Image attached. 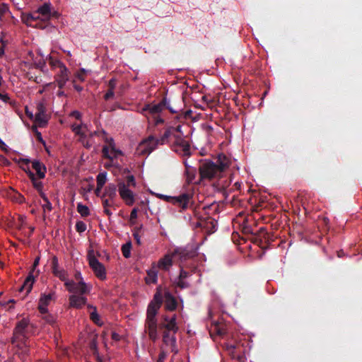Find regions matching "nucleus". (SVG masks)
Masks as SVG:
<instances>
[{
    "label": "nucleus",
    "instance_id": "1",
    "mask_svg": "<svg viewBox=\"0 0 362 362\" xmlns=\"http://www.w3.org/2000/svg\"><path fill=\"white\" fill-rule=\"evenodd\" d=\"M163 301L166 310L170 311L176 310L177 302L175 298L168 289L163 291L162 286H159L156 288L153 298L148 305L145 322L146 332H148L149 338L153 341L158 338L156 315Z\"/></svg>",
    "mask_w": 362,
    "mask_h": 362
},
{
    "label": "nucleus",
    "instance_id": "2",
    "mask_svg": "<svg viewBox=\"0 0 362 362\" xmlns=\"http://www.w3.org/2000/svg\"><path fill=\"white\" fill-rule=\"evenodd\" d=\"M229 158L224 154L218 155L216 163L205 160L199 167L200 179L211 180L220 177L221 173L229 167Z\"/></svg>",
    "mask_w": 362,
    "mask_h": 362
},
{
    "label": "nucleus",
    "instance_id": "3",
    "mask_svg": "<svg viewBox=\"0 0 362 362\" xmlns=\"http://www.w3.org/2000/svg\"><path fill=\"white\" fill-rule=\"evenodd\" d=\"M156 197L163 201L179 206L181 209L180 211H184L189 207V204L192 202L193 197L192 194L190 193H182L177 197L157 194Z\"/></svg>",
    "mask_w": 362,
    "mask_h": 362
},
{
    "label": "nucleus",
    "instance_id": "4",
    "mask_svg": "<svg viewBox=\"0 0 362 362\" xmlns=\"http://www.w3.org/2000/svg\"><path fill=\"white\" fill-rule=\"evenodd\" d=\"M33 325L30 323L28 318H23L17 322L13 330V336L12 338L21 339H24V337H28V334L33 331Z\"/></svg>",
    "mask_w": 362,
    "mask_h": 362
},
{
    "label": "nucleus",
    "instance_id": "5",
    "mask_svg": "<svg viewBox=\"0 0 362 362\" xmlns=\"http://www.w3.org/2000/svg\"><path fill=\"white\" fill-rule=\"evenodd\" d=\"M64 286L70 293H78L80 295L89 293L92 288L90 285H88L84 281L75 282L73 280H69L64 283Z\"/></svg>",
    "mask_w": 362,
    "mask_h": 362
},
{
    "label": "nucleus",
    "instance_id": "6",
    "mask_svg": "<svg viewBox=\"0 0 362 362\" xmlns=\"http://www.w3.org/2000/svg\"><path fill=\"white\" fill-rule=\"evenodd\" d=\"M40 257L37 256L33 264L32 268L29 272V274L28 276L26 277L25 280L24 281V283L23 285L19 288L18 291L20 293L23 291H25V296L28 295L33 288V285L35 282V275L34 272L37 267L39 265Z\"/></svg>",
    "mask_w": 362,
    "mask_h": 362
},
{
    "label": "nucleus",
    "instance_id": "7",
    "mask_svg": "<svg viewBox=\"0 0 362 362\" xmlns=\"http://www.w3.org/2000/svg\"><path fill=\"white\" fill-rule=\"evenodd\" d=\"M251 241L259 246L262 249H266L269 247L270 238L269 233L266 231L265 228H260L256 233L252 235Z\"/></svg>",
    "mask_w": 362,
    "mask_h": 362
},
{
    "label": "nucleus",
    "instance_id": "8",
    "mask_svg": "<svg viewBox=\"0 0 362 362\" xmlns=\"http://www.w3.org/2000/svg\"><path fill=\"white\" fill-rule=\"evenodd\" d=\"M118 192L121 199L127 206H132L135 202V195L129 187L125 185V182L119 180L117 182Z\"/></svg>",
    "mask_w": 362,
    "mask_h": 362
},
{
    "label": "nucleus",
    "instance_id": "9",
    "mask_svg": "<svg viewBox=\"0 0 362 362\" xmlns=\"http://www.w3.org/2000/svg\"><path fill=\"white\" fill-rule=\"evenodd\" d=\"M88 263L95 275L98 279L100 280L106 279V269L104 265L95 257L89 255Z\"/></svg>",
    "mask_w": 362,
    "mask_h": 362
},
{
    "label": "nucleus",
    "instance_id": "10",
    "mask_svg": "<svg viewBox=\"0 0 362 362\" xmlns=\"http://www.w3.org/2000/svg\"><path fill=\"white\" fill-rule=\"evenodd\" d=\"M173 149L182 156H189L191 155L189 143L180 136H176Z\"/></svg>",
    "mask_w": 362,
    "mask_h": 362
},
{
    "label": "nucleus",
    "instance_id": "11",
    "mask_svg": "<svg viewBox=\"0 0 362 362\" xmlns=\"http://www.w3.org/2000/svg\"><path fill=\"white\" fill-rule=\"evenodd\" d=\"M158 145L160 144L158 139L151 135L140 143L139 147L143 154H150Z\"/></svg>",
    "mask_w": 362,
    "mask_h": 362
},
{
    "label": "nucleus",
    "instance_id": "12",
    "mask_svg": "<svg viewBox=\"0 0 362 362\" xmlns=\"http://www.w3.org/2000/svg\"><path fill=\"white\" fill-rule=\"evenodd\" d=\"M70 71L65 64H60V69L54 76V81L59 89H62L69 80Z\"/></svg>",
    "mask_w": 362,
    "mask_h": 362
},
{
    "label": "nucleus",
    "instance_id": "13",
    "mask_svg": "<svg viewBox=\"0 0 362 362\" xmlns=\"http://www.w3.org/2000/svg\"><path fill=\"white\" fill-rule=\"evenodd\" d=\"M48 122V118L46 115V107L42 103H39L37 105V112L35 115V122L37 124L39 127H45Z\"/></svg>",
    "mask_w": 362,
    "mask_h": 362
},
{
    "label": "nucleus",
    "instance_id": "14",
    "mask_svg": "<svg viewBox=\"0 0 362 362\" xmlns=\"http://www.w3.org/2000/svg\"><path fill=\"white\" fill-rule=\"evenodd\" d=\"M102 134H103V139H104L105 142L107 144L106 145L103 146V149H102L103 156V158L112 161L113 157L110 153V148H112V147H114L115 146V141L112 137H108L106 132H105L104 130H102Z\"/></svg>",
    "mask_w": 362,
    "mask_h": 362
},
{
    "label": "nucleus",
    "instance_id": "15",
    "mask_svg": "<svg viewBox=\"0 0 362 362\" xmlns=\"http://www.w3.org/2000/svg\"><path fill=\"white\" fill-rule=\"evenodd\" d=\"M163 322L160 324V329H165V331H172L175 334L178 331V327L176 323V315H173L171 317L165 315L163 317Z\"/></svg>",
    "mask_w": 362,
    "mask_h": 362
},
{
    "label": "nucleus",
    "instance_id": "16",
    "mask_svg": "<svg viewBox=\"0 0 362 362\" xmlns=\"http://www.w3.org/2000/svg\"><path fill=\"white\" fill-rule=\"evenodd\" d=\"M52 272L53 274L58 277L61 281L66 282L68 281V274L64 269H59L58 259L56 256H54L51 262Z\"/></svg>",
    "mask_w": 362,
    "mask_h": 362
},
{
    "label": "nucleus",
    "instance_id": "17",
    "mask_svg": "<svg viewBox=\"0 0 362 362\" xmlns=\"http://www.w3.org/2000/svg\"><path fill=\"white\" fill-rule=\"evenodd\" d=\"M198 218L197 226L204 228L210 233H214L216 230L217 221L214 218H212L209 216Z\"/></svg>",
    "mask_w": 362,
    "mask_h": 362
},
{
    "label": "nucleus",
    "instance_id": "18",
    "mask_svg": "<svg viewBox=\"0 0 362 362\" xmlns=\"http://www.w3.org/2000/svg\"><path fill=\"white\" fill-rule=\"evenodd\" d=\"M167 105V98H164L160 103L156 105L152 104H146L142 108V113L145 114V112H148L151 115H156L160 112L163 108L164 105Z\"/></svg>",
    "mask_w": 362,
    "mask_h": 362
},
{
    "label": "nucleus",
    "instance_id": "19",
    "mask_svg": "<svg viewBox=\"0 0 362 362\" xmlns=\"http://www.w3.org/2000/svg\"><path fill=\"white\" fill-rule=\"evenodd\" d=\"M174 255L176 257H178L181 262L186 261L189 259L193 258L197 255L196 250L193 249H187V248H177L173 252Z\"/></svg>",
    "mask_w": 362,
    "mask_h": 362
},
{
    "label": "nucleus",
    "instance_id": "20",
    "mask_svg": "<svg viewBox=\"0 0 362 362\" xmlns=\"http://www.w3.org/2000/svg\"><path fill=\"white\" fill-rule=\"evenodd\" d=\"M175 258V257L173 252L172 254H167L163 258L160 259L158 262V264L156 265L158 269L164 271H168L169 269L172 267L173 261Z\"/></svg>",
    "mask_w": 362,
    "mask_h": 362
},
{
    "label": "nucleus",
    "instance_id": "21",
    "mask_svg": "<svg viewBox=\"0 0 362 362\" xmlns=\"http://www.w3.org/2000/svg\"><path fill=\"white\" fill-rule=\"evenodd\" d=\"M41 21H48L52 18V4L49 2L44 3L37 9Z\"/></svg>",
    "mask_w": 362,
    "mask_h": 362
},
{
    "label": "nucleus",
    "instance_id": "22",
    "mask_svg": "<svg viewBox=\"0 0 362 362\" xmlns=\"http://www.w3.org/2000/svg\"><path fill=\"white\" fill-rule=\"evenodd\" d=\"M53 294L54 293L41 294L38 303V310L41 314H46V313H47V306L52 300Z\"/></svg>",
    "mask_w": 362,
    "mask_h": 362
},
{
    "label": "nucleus",
    "instance_id": "23",
    "mask_svg": "<svg viewBox=\"0 0 362 362\" xmlns=\"http://www.w3.org/2000/svg\"><path fill=\"white\" fill-rule=\"evenodd\" d=\"M69 301L71 307L80 309L86 304L87 298L81 295H71L69 298Z\"/></svg>",
    "mask_w": 362,
    "mask_h": 362
},
{
    "label": "nucleus",
    "instance_id": "24",
    "mask_svg": "<svg viewBox=\"0 0 362 362\" xmlns=\"http://www.w3.org/2000/svg\"><path fill=\"white\" fill-rule=\"evenodd\" d=\"M158 269L156 263H153L151 268L147 271V276L145 278L146 284H156L158 281Z\"/></svg>",
    "mask_w": 362,
    "mask_h": 362
},
{
    "label": "nucleus",
    "instance_id": "25",
    "mask_svg": "<svg viewBox=\"0 0 362 362\" xmlns=\"http://www.w3.org/2000/svg\"><path fill=\"white\" fill-rule=\"evenodd\" d=\"M117 187L114 183H109L104 189L103 194L100 196L101 198L107 197L111 202H114L117 197Z\"/></svg>",
    "mask_w": 362,
    "mask_h": 362
},
{
    "label": "nucleus",
    "instance_id": "26",
    "mask_svg": "<svg viewBox=\"0 0 362 362\" xmlns=\"http://www.w3.org/2000/svg\"><path fill=\"white\" fill-rule=\"evenodd\" d=\"M32 167L36 171L37 176L39 179L45 178L47 168L42 162L35 160L32 162Z\"/></svg>",
    "mask_w": 362,
    "mask_h": 362
},
{
    "label": "nucleus",
    "instance_id": "27",
    "mask_svg": "<svg viewBox=\"0 0 362 362\" xmlns=\"http://www.w3.org/2000/svg\"><path fill=\"white\" fill-rule=\"evenodd\" d=\"M23 170L26 173L30 180H31L34 188L38 192H41L43 188V185L42 182L38 181L35 175V174L30 170L29 168H23Z\"/></svg>",
    "mask_w": 362,
    "mask_h": 362
},
{
    "label": "nucleus",
    "instance_id": "28",
    "mask_svg": "<svg viewBox=\"0 0 362 362\" xmlns=\"http://www.w3.org/2000/svg\"><path fill=\"white\" fill-rule=\"evenodd\" d=\"M39 20L41 21V17L39 16L37 10L33 13L25 14L23 17L24 23L30 26H36V25H33V23Z\"/></svg>",
    "mask_w": 362,
    "mask_h": 362
},
{
    "label": "nucleus",
    "instance_id": "29",
    "mask_svg": "<svg viewBox=\"0 0 362 362\" xmlns=\"http://www.w3.org/2000/svg\"><path fill=\"white\" fill-rule=\"evenodd\" d=\"M184 164L185 166V175L187 177V181L188 183L192 182L196 177L197 170L194 168L188 165L187 161H185Z\"/></svg>",
    "mask_w": 362,
    "mask_h": 362
},
{
    "label": "nucleus",
    "instance_id": "30",
    "mask_svg": "<svg viewBox=\"0 0 362 362\" xmlns=\"http://www.w3.org/2000/svg\"><path fill=\"white\" fill-rule=\"evenodd\" d=\"M174 132V127H168L163 135L160 137V139H158L159 143L160 145H163L165 144H167L168 142L169 137L173 134Z\"/></svg>",
    "mask_w": 362,
    "mask_h": 362
},
{
    "label": "nucleus",
    "instance_id": "31",
    "mask_svg": "<svg viewBox=\"0 0 362 362\" xmlns=\"http://www.w3.org/2000/svg\"><path fill=\"white\" fill-rule=\"evenodd\" d=\"M11 343L13 345H14L15 346H16L18 348V351L25 348V346H26L28 344H29L28 341V337H24V339H16L15 338H12Z\"/></svg>",
    "mask_w": 362,
    "mask_h": 362
},
{
    "label": "nucleus",
    "instance_id": "32",
    "mask_svg": "<svg viewBox=\"0 0 362 362\" xmlns=\"http://www.w3.org/2000/svg\"><path fill=\"white\" fill-rule=\"evenodd\" d=\"M90 319L95 323L98 326H102L103 325V322L101 321L100 320V315H98V312H97V308H94V310H93L90 313Z\"/></svg>",
    "mask_w": 362,
    "mask_h": 362
},
{
    "label": "nucleus",
    "instance_id": "33",
    "mask_svg": "<svg viewBox=\"0 0 362 362\" xmlns=\"http://www.w3.org/2000/svg\"><path fill=\"white\" fill-rule=\"evenodd\" d=\"M96 181L99 187H103L107 181V173H100L96 177Z\"/></svg>",
    "mask_w": 362,
    "mask_h": 362
},
{
    "label": "nucleus",
    "instance_id": "34",
    "mask_svg": "<svg viewBox=\"0 0 362 362\" xmlns=\"http://www.w3.org/2000/svg\"><path fill=\"white\" fill-rule=\"evenodd\" d=\"M77 211L82 217H87L90 214V211L88 206L78 203L77 205Z\"/></svg>",
    "mask_w": 362,
    "mask_h": 362
},
{
    "label": "nucleus",
    "instance_id": "35",
    "mask_svg": "<svg viewBox=\"0 0 362 362\" xmlns=\"http://www.w3.org/2000/svg\"><path fill=\"white\" fill-rule=\"evenodd\" d=\"M132 243L129 241L122 246V252L125 258L131 256Z\"/></svg>",
    "mask_w": 362,
    "mask_h": 362
},
{
    "label": "nucleus",
    "instance_id": "36",
    "mask_svg": "<svg viewBox=\"0 0 362 362\" xmlns=\"http://www.w3.org/2000/svg\"><path fill=\"white\" fill-rule=\"evenodd\" d=\"M142 230V226L135 227L133 230V236L134 238V240H136V243L138 245H141V231Z\"/></svg>",
    "mask_w": 362,
    "mask_h": 362
},
{
    "label": "nucleus",
    "instance_id": "37",
    "mask_svg": "<svg viewBox=\"0 0 362 362\" xmlns=\"http://www.w3.org/2000/svg\"><path fill=\"white\" fill-rule=\"evenodd\" d=\"M173 337H175V334L170 335V332L164 331L163 334V341L165 344L167 346H169L170 344V339Z\"/></svg>",
    "mask_w": 362,
    "mask_h": 362
},
{
    "label": "nucleus",
    "instance_id": "38",
    "mask_svg": "<svg viewBox=\"0 0 362 362\" xmlns=\"http://www.w3.org/2000/svg\"><path fill=\"white\" fill-rule=\"evenodd\" d=\"M125 185L128 187H136V182L135 180V177L133 175L127 176Z\"/></svg>",
    "mask_w": 362,
    "mask_h": 362
},
{
    "label": "nucleus",
    "instance_id": "39",
    "mask_svg": "<svg viewBox=\"0 0 362 362\" xmlns=\"http://www.w3.org/2000/svg\"><path fill=\"white\" fill-rule=\"evenodd\" d=\"M242 230L244 234H250L251 235H254L256 233L255 231H254L252 226L247 225L245 223H243Z\"/></svg>",
    "mask_w": 362,
    "mask_h": 362
},
{
    "label": "nucleus",
    "instance_id": "40",
    "mask_svg": "<svg viewBox=\"0 0 362 362\" xmlns=\"http://www.w3.org/2000/svg\"><path fill=\"white\" fill-rule=\"evenodd\" d=\"M76 230L78 233H83L86 230V225L84 222L78 221L76 223Z\"/></svg>",
    "mask_w": 362,
    "mask_h": 362
},
{
    "label": "nucleus",
    "instance_id": "41",
    "mask_svg": "<svg viewBox=\"0 0 362 362\" xmlns=\"http://www.w3.org/2000/svg\"><path fill=\"white\" fill-rule=\"evenodd\" d=\"M49 64L52 68H59L60 69V64H64L61 61L49 57Z\"/></svg>",
    "mask_w": 362,
    "mask_h": 362
},
{
    "label": "nucleus",
    "instance_id": "42",
    "mask_svg": "<svg viewBox=\"0 0 362 362\" xmlns=\"http://www.w3.org/2000/svg\"><path fill=\"white\" fill-rule=\"evenodd\" d=\"M43 315H44L43 319L47 323H48L49 325H54L55 323V319H54V316L48 314L47 313H46V314H43Z\"/></svg>",
    "mask_w": 362,
    "mask_h": 362
},
{
    "label": "nucleus",
    "instance_id": "43",
    "mask_svg": "<svg viewBox=\"0 0 362 362\" xmlns=\"http://www.w3.org/2000/svg\"><path fill=\"white\" fill-rule=\"evenodd\" d=\"M110 153L113 157V159L116 158L119 156H122L123 154L122 151L119 149H117L115 146L114 147H112V148H110Z\"/></svg>",
    "mask_w": 362,
    "mask_h": 362
},
{
    "label": "nucleus",
    "instance_id": "44",
    "mask_svg": "<svg viewBox=\"0 0 362 362\" xmlns=\"http://www.w3.org/2000/svg\"><path fill=\"white\" fill-rule=\"evenodd\" d=\"M9 11V8L8 4L5 3H2L0 4V18L1 16L5 15L6 13Z\"/></svg>",
    "mask_w": 362,
    "mask_h": 362
},
{
    "label": "nucleus",
    "instance_id": "45",
    "mask_svg": "<svg viewBox=\"0 0 362 362\" xmlns=\"http://www.w3.org/2000/svg\"><path fill=\"white\" fill-rule=\"evenodd\" d=\"M176 343V337L171 338L170 344L169 346L171 348V351L173 352L175 354L178 353V349H177Z\"/></svg>",
    "mask_w": 362,
    "mask_h": 362
},
{
    "label": "nucleus",
    "instance_id": "46",
    "mask_svg": "<svg viewBox=\"0 0 362 362\" xmlns=\"http://www.w3.org/2000/svg\"><path fill=\"white\" fill-rule=\"evenodd\" d=\"M2 82H3V78L0 75V86L2 85ZM0 100L4 101V103H8L10 98L8 94H2L0 93Z\"/></svg>",
    "mask_w": 362,
    "mask_h": 362
},
{
    "label": "nucleus",
    "instance_id": "47",
    "mask_svg": "<svg viewBox=\"0 0 362 362\" xmlns=\"http://www.w3.org/2000/svg\"><path fill=\"white\" fill-rule=\"evenodd\" d=\"M86 73V71L84 69H80L79 71L76 74V77L81 81H83L85 80L84 76Z\"/></svg>",
    "mask_w": 362,
    "mask_h": 362
},
{
    "label": "nucleus",
    "instance_id": "48",
    "mask_svg": "<svg viewBox=\"0 0 362 362\" xmlns=\"http://www.w3.org/2000/svg\"><path fill=\"white\" fill-rule=\"evenodd\" d=\"M177 286L180 288H185L189 287V285L187 282L185 281V279H180L178 278Z\"/></svg>",
    "mask_w": 362,
    "mask_h": 362
},
{
    "label": "nucleus",
    "instance_id": "49",
    "mask_svg": "<svg viewBox=\"0 0 362 362\" xmlns=\"http://www.w3.org/2000/svg\"><path fill=\"white\" fill-rule=\"evenodd\" d=\"M82 124H72L71 129L72 131L76 134H79L80 132L82 130Z\"/></svg>",
    "mask_w": 362,
    "mask_h": 362
},
{
    "label": "nucleus",
    "instance_id": "50",
    "mask_svg": "<svg viewBox=\"0 0 362 362\" xmlns=\"http://www.w3.org/2000/svg\"><path fill=\"white\" fill-rule=\"evenodd\" d=\"M114 95V90L108 89V90L104 95V98L105 100H109L110 99L113 98Z\"/></svg>",
    "mask_w": 362,
    "mask_h": 362
},
{
    "label": "nucleus",
    "instance_id": "51",
    "mask_svg": "<svg viewBox=\"0 0 362 362\" xmlns=\"http://www.w3.org/2000/svg\"><path fill=\"white\" fill-rule=\"evenodd\" d=\"M189 272L185 271L182 268H181L178 278L180 279H185L186 278H187L189 276Z\"/></svg>",
    "mask_w": 362,
    "mask_h": 362
},
{
    "label": "nucleus",
    "instance_id": "52",
    "mask_svg": "<svg viewBox=\"0 0 362 362\" xmlns=\"http://www.w3.org/2000/svg\"><path fill=\"white\" fill-rule=\"evenodd\" d=\"M103 199V208H108L112 205L113 202H111L110 199Z\"/></svg>",
    "mask_w": 362,
    "mask_h": 362
},
{
    "label": "nucleus",
    "instance_id": "53",
    "mask_svg": "<svg viewBox=\"0 0 362 362\" xmlns=\"http://www.w3.org/2000/svg\"><path fill=\"white\" fill-rule=\"evenodd\" d=\"M80 141L83 144V146L86 148H90L93 144L90 139H88L87 140L80 139Z\"/></svg>",
    "mask_w": 362,
    "mask_h": 362
},
{
    "label": "nucleus",
    "instance_id": "54",
    "mask_svg": "<svg viewBox=\"0 0 362 362\" xmlns=\"http://www.w3.org/2000/svg\"><path fill=\"white\" fill-rule=\"evenodd\" d=\"M88 135V139H91L94 136H98L103 137L102 131H100V132H99V131L90 132Z\"/></svg>",
    "mask_w": 362,
    "mask_h": 362
},
{
    "label": "nucleus",
    "instance_id": "55",
    "mask_svg": "<svg viewBox=\"0 0 362 362\" xmlns=\"http://www.w3.org/2000/svg\"><path fill=\"white\" fill-rule=\"evenodd\" d=\"M42 208L44 210H47L49 211H50L52 209V204L49 201V199L45 202V204L42 205Z\"/></svg>",
    "mask_w": 362,
    "mask_h": 362
},
{
    "label": "nucleus",
    "instance_id": "56",
    "mask_svg": "<svg viewBox=\"0 0 362 362\" xmlns=\"http://www.w3.org/2000/svg\"><path fill=\"white\" fill-rule=\"evenodd\" d=\"M137 213H138V209L137 208H134L132 210L131 214H130V221H131L132 220L136 219V218H137Z\"/></svg>",
    "mask_w": 362,
    "mask_h": 362
},
{
    "label": "nucleus",
    "instance_id": "57",
    "mask_svg": "<svg viewBox=\"0 0 362 362\" xmlns=\"http://www.w3.org/2000/svg\"><path fill=\"white\" fill-rule=\"evenodd\" d=\"M0 149L4 151L5 153H8L9 149L6 144L0 139Z\"/></svg>",
    "mask_w": 362,
    "mask_h": 362
},
{
    "label": "nucleus",
    "instance_id": "58",
    "mask_svg": "<svg viewBox=\"0 0 362 362\" xmlns=\"http://www.w3.org/2000/svg\"><path fill=\"white\" fill-rule=\"evenodd\" d=\"M167 354L164 351H161L158 356V362H164V359L166 358Z\"/></svg>",
    "mask_w": 362,
    "mask_h": 362
},
{
    "label": "nucleus",
    "instance_id": "59",
    "mask_svg": "<svg viewBox=\"0 0 362 362\" xmlns=\"http://www.w3.org/2000/svg\"><path fill=\"white\" fill-rule=\"evenodd\" d=\"M116 86V80L111 78L108 82V89L114 90Z\"/></svg>",
    "mask_w": 362,
    "mask_h": 362
},
{
    "label": "nucleus",
    "instance_id": "60",
    "mask_svg": "<svg viewBox=\"0 0 362 362\" xmlns=\"http://www.w3.org/2000/svg\"><path fill=\"white\" fill-rule=\"evenodd\" d=\"M80 136V139L86 140V138L88 139V135L84 130H81L79 134H77Z\"/></svg>",
    "mask_w": 362,
    "mask_h": 362
},
{
    "label": "nucleus",
    "instance_id": "61",
    "mask_svg": "<svg viewBox=\"0 0 362 362\" xmlns=\"http://www.w3.org/2000/svg\"><path fill=\"white\" fill-rule=\"evenodd\" d=\"M35 136L38 141L42 143L43 145H45V141L43 140L42 134L40 132L36 131Z\"/></svg>",
    "mask_w": 362,
    "mask_h": 362
},
{
    "label": "nucleus",
    "instance_id": "62",
    "mask_svg": "<svg viewBox=\"0 0 362 362\" xmlns=\"http://www.w3.org/2000/svg\"><path fill=\"white\" fill-rule=\"evenodd\" d=\"M0 42L1 43V47H0V56H3L4 54V47L6 42L3 39H1Z\"/></svg>",
    "mask_w": 362,
    "mask_h": 362
},
{
    "label": "nucleus",
    "instance_id": "63",
    "mask_svg": "<svg viewBox=\"0 0 362 362\" xmlns=\"http://www.w3.org/2000/svg\"><path fill=\"white\" fill-rule=\"evenodd\" d=\"M19 351L24 355L28 354L30 351V344H28L25 348L21 349Z\"/></svg>",
    "mask_w": 362,
    "mask_h": 362
},
{
    "label": "nucleus",
    "instance_id": "64",
    "mask_svg": "<svg viewBox=\"0 0 362 362\" xmlns=\"http://www.w3.org/2000/svg\"><path fill=\"white\" fill-rule=\"evenodd\" d=\"M71 116L74 117L76 119H81V114L78 111H73L71 114Z\"/></svg>",
    "mask_w": 362,
    "mask_h": 362
}]
</instances>
